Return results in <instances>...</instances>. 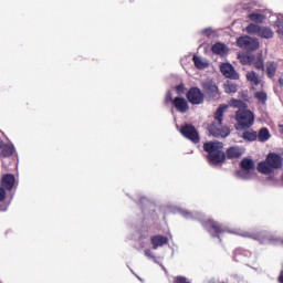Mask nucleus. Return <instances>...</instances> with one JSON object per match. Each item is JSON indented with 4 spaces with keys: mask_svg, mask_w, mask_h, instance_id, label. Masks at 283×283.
Listing matches in <instances>:
<instances>
[{
    "mask_svg": "<svg viewBox=\"0 0 283 283\" xmlns=\"http://www.w3.org/2000/svg\"><path fill=\"white\" fill-rule=\"evenodd\" d=\"M180 134L184 136V138H187L190 140V143H193L195 145H198L200 143V133H198V129H196V126L192 124H186L181 126Z\"/></svg>",
    "mask_w": 283,
    "mask_h": 283,
    "instance_id": "obj_8",
    "label": "nucleus"
},
{
    "mask_svg": "<svg viewBox=\"0 0 283 283\" xmlns=\"http://www.w3.org/2000/svg\"><path fill=\"white\" fill-rule=\"evenodd\" d=\"M283 157L277 153H269L265 160L258 164V171L269 176L275 171V169H282Z\"/></svg>",
    "mask_w": 283,
    "mask_h": 283,
    "instance_id": "obj_3",
    "label": "nucleus"
},
{
    "mask_svg": "<svg viewBox=\"0 0 283 283\" xmlns=\"http://www.w3.org/2000/svg\"><path fill=\"white\" fill-rule=\"evenodd\" d=\"M144 253H145L146 258H154V256L151 255V250H149V249H146V250L144 251Z\"/></svg>",
    "mask_w": 283,
    "mask_h": 283,
    "instance_id": "obj_34",
    "label": "nucleus"
},
{
    "mask_svg": "<svg viewBox=\"0 0 283 283\" xmlns=\"http://www.w3.org/2000/svg\"><path fill=\"white\" fill-rule=\"evenodd\" d=\"M251 65H253V67L259 72H264V57L262 56V53L259 55H252Z\"/></svg>",
    "mask_w": 283,
    "mask_h": 283,
    "instance_id": "obj_16",
    "label": "nucleus"
},
{
    "mask_svg": "<svg viewBox=\"0 0 283 283\" xmlns=\"http://www.w3.org/2000/svg\"><path fill=\"white\" fill-rule=\"evenodd\" d=\"M17 179L14 178V175L12 174H7L2 177L1 186L7 190V191H12L14 189V182Z\"/></svg>",
    "mask_w": 283,
    "mask_h": 283,
    "instance_id": "obj_14",
    "label": "nucleus"
},
{
    "mask_svg": "<svg viewBox=\"0 0 283 283\" xmlns=\"http://www.w3.org/2000/svg\"><path fill=\"white\" fill-rule=\"evenodd\" d=\"M150 242L153 244V249L156 250L159 247H165V244H168L169 239L163 234H157L150 238Z\"/></svg>",
    "mask_w": 283,
    "mask_h": 283,
    "instance_id": "obj_15",
    "label": "nucleus"
},
{
    "mask_svg": "<svg viewBox=\"0 0 283 283\" xmlns=\"http://www.w3.org/2000/svg\"><path fill=\"white\" fill-rule=\"evenodd\" d=\"M212 54H218L219 56H224L227 54V45L224 43L217 42L211 46Z\"/></svg>",
    "mask_w": 283,
    "mask_h": 283,
    "instance_id": "obj_18",
    "label": "nucleus"
},
{
    "mask_svg": "<svg viewBox=\"0 0 283 283\" xmlns=\"http://www.w3.org/2000/svg\"><path fill=\"white\" fill-rule=\"evenodd\" d=\"M220 72L226 76V78H231L232 81H238L240 78V74H238L233 65L230 63L221 64Z\"/></svg>",
    "mask_w": 283,
    "mask_h": 283,
    "instance_id": "obj_11",
    "label": "nucleus"
},
{
    "mask_svg": "<svg viewBox=\"0 0 283 283\" xmlns=\"http://www.w3.org/2000/svg\"><path fill=\"white\" fill-rule=\"evenodd\" d=\"M234 119L237 120L235 129L242 132L244 129H251L255 123V115L249 109H238L235 112Z\"/></svg>",
    "mask_w": 283,
    "mask_h": 283,
    "instance_id": "obj_5",
    "label": "nucleus"
},
{
    "mask_svg": "<svg viewBox=\"0 0 283 283\" xmlns=\"http://www.w3.org/2000/svg\"><path fill=\"white\" fill-rule=\"evenodd\" d=\"M3 147V142L0 139V149Z\"/></svg>",
    "mask_w": 283,
    "mask_h": 283,
    "instance_id": "obj_39",
    "label": "nucleus"
},
{
    "mask_svg": "<svg viewBox=\"0 0 283 283\" xmlns=\"http://www.w3.org/2000/svg\"><path fill=\"white\" fill-rule=\"evenodd\" d=\"M240 169L253 171L255 169V163H253V159L245 157L240 163Z\"/></svg>",
    "mask_w": 283,
    "mask_h": 283,
    "instance_id": "obj_20",
    "label": "nucleus"
},
{
    "mask_svg": "<svg viewBox=\"0 0 283 283\" xmlns=\"http://www.w3.org/2000/svg\"><path fill=\"white\" fill-rule=\"evenodd\" d=\"M222 149H224L222 142H207L203 144V150L208 154L207 160L211 165H222L227 159L237 160L244 154V150L238 146L229 147L226 153Z\"/></svg>",
    "mask_w": 283,
    "mask_h": 283,
    "instance_id": "obj_1",
    "label": "nucleus"
},
{
    "mask_svg": "<svg viewBox=\"0 0 283 283\" xmlns=\"http://www.w3.org/2000/svg\"><path fill=\"white\" fill-rule=\"evenodd\" d=\"M256 138L259 143H266L269 138H271V133L269 132V128L263 127L259 130V134L256 135Z\"/></svg>",
    "mask_w": 283,
    "mask_h": 283,
    "instance_id": "obj_21",
    "label": "nucleus"
},
{
    "mask_svg": "<svg viewBox=\"0 0 283 283\" xmlns=\"http://www.w3.org/2000/svg\"><path fill=\"white\" fill-rule=\"evenodd\" d=\"M191 217V213H189V212H187L186 214H185V218H190Z\"/></svg>",
    "mask_w": 283,
    "mask_h": 283,
    "instance_id": "obj_36",
    "label": "nucleus"
},
{
    "mask_svg": "<svg viewBox=\"0 0 283 283\" xmlns=\"http://www.w3.org/2000/svg\"><path fill=\"white\" fill-rule=\"evenodd\" d=\"M237 176L238 178H242L243 180H249V178H251V170H238Z\"/></svg>",
    "mask_w": 283,
    "mask_h": 283,
    "instance_id": "obj_28",
    "label": "nucleus"
},
{
    "mask_svg": "<svg viewBox=\"0 0 283 283\" xmlns=\"http://www.w3.org/2000/svg\"><path fill=\"white\" fill-rule=\"evenodd\" d=\"M172 105L180 114H187V112H189V102H187L185 97H175Z\"/></svg>",
    "mask_w": 283,
    "mask_h": 283,
    "instance_id": "obj_12",
    "label": "nucleus"
},
{
    "mask_svg": "<svg viewBox=\"0 0 283 283\" xmlns=\"http://www.w3.org/2000/svg\"><path fill=\"white\" fill-rule=\"evenodd\" d=\"M0 149V158H10V156H14V145L2 144V147Z\"/></svg>",
    "mask_w": 283,
    "mask_h": 283,
    "instance_id": "obj_17",
    "label": "nucleus"
},
{
    "mask_svg": "<svg viewBox=\"0 0 283 283\" xmlns=\"http://www.w3.org/2000/svg\"><path fill=\"white\" fill-rule=\"evenodd\" d=\"M223 90L226 94H235V92H238V84L227 81L223 85Z\"/></svg>",
    "mask_w": 283,
    "mask_h": 283,
    "instance_id": "obj_24",
    "label": "nucleus"
},
{
    "mask_svg": "<svg viewBox=\"0 0 283 283\" xmlns=\"http://www.w3.org/2000/svg\"><path fill=\"white\" fill-rule=\"evenodd\" d=\"M202 87L205 90V92H207V94H209V96H212L213 98H216V96H218L219 91H218V85H216L214 81H207L202 84Z\"/></svg>",
    "mask_w": 283,
    "mask_h": 283,
    "instance_id": "obj_13",
    "label": "nucleus"
},
{
    "mask_svg": "<svg viewBox=\"0 0 283 283\" xmlns=\"http://www.w3.org/2000/svg\"><path fill=\"white\" fill-rule=\"evenodd\" d=\"M265 72H266L268 78H274L277 72V63L273 61L266 62Z\"/></svg>",
    "mask_w": 283,
    "mask_h": 283,
    "instance_id": "obj_19",
    "label": "nucleus"
},
{
    "mask_svg": "<svg viewBox=\"0 0 283 283\" xmlns=\"http://www.w3.org/2000/svg\"><path fill=\"white\" fill-rule=\"evenodd\" d=\"M277 32H279V34H280V33H282V34H283V31H282V30H279Z\"/></svg>",
    "mask_w": 283,
    "mask_h": 283,
    "instance_id": "obj_40",
    "label": "nucleus"
},
{
    "mask_svg": "<svg viewBox=\"0 0 283 283\" xmlns=\"http://www.w3.org/2000/svg\"><path fill=\"white\" fill-rule=\"evenodd\" d=\"M245 32L248 34H253L260 36L261 39H273L274 33L273 30L269 27H261L260 24L250 23L245 28Z\"/></svg>",
    "mask_w": 283,
    "mask_h": 283,
    "instance_id": "obj_6",
    "label": "nucleus"
},
{
    "mask_svg": "<svg viewBox=\"0 0 283 283\" xmlns=\"http://www.w3.org/2000/svg\"><path fill=\"white\" fill-rule=\"evenodd\" d=\"M254 98H256L259 103H262V105H264L266 103L268 96H266V93L264 92H255Z\"/></svg>",
    "mask_w": 283,
    "mask_h": 283,
    "instance_id": "obj_27",
    "label": "nucleus"
},
{
    "mask_svg": "<svg viewBox=\"0 0 283 283\" xmlns=\"http://www.w3.org/2000/svg\"><path fill=\"white\" fill-rule=\"evenodd\" d=\"M186 98L191 105H202L205 103V93L199 87L193 86L187 92Z\"/></svg>",
    "mask_w": 283,
    "mask_h": 283,
    "instance_id": "obj_10",
    "label": "nucleus"
},
{
    "mask_svg": "<svg viewBox=\"0 0 283 283\" xmlns=\"http://www.w3.org/2000/svg\"><path fill=\"white\" fill-rule=\"evenodd\" d=\"M245 76L247 81H249L253 85H260V83H262V80L260 78V76H258V73H255V71L248 72Z\"/></svg>",
    "mask_w": 283,
    "mask_h": 283,
    "instance_id": "obj_23",
    "label": "nucleus"
},
{
    "mask_svg": "<svg viewBox=\"0 0 283 283\" xmlns=\"http://www.w3.org/2000/svg\"><path fill=\"white\" fill-rule=\"evenodd\" d=\"M243 140H248L249 143H253L258 140V133L255 130H245L242 135Z\"/></svg>",
    "mask_w": 283,
    "mask_h": 283,
    "instance_id": "obj_25",
    "label": "nucleus"
},
{
    "mask_svg": "<svg viewBox=\"0 0 283 283\" xmlns=\"http://www.w3.org/2000/svg\"><path fill=\"white\" fill-rule=\"evenodd\" d=\"M239 235L241 238H250L251 240H256L260 244H281L283 247V238L277 237L271 232L260 231V232H241Z\"/></svg>",
    "mask_w": 283,
    "mask_h": 283,
    "instance_id": "obj_4",
    "label": "nucleus"
},
{
    "mask_svg": "<svg viewBox=\"0 0 283 283\" xmlns=\"http://www.w3.org/2000/svg\"><path fill=\"white\" fill-rule=\"evenodd\" d=\"M248 19H250V21H253L254 23H264V21H266V15L258 12H252L248 15Z\"/></svg>",
    "mask_w": 283,
    "mask_h": 283,
    "instance_id": "obj_22",
    "label": "nucleus"
},
{
    "mask_svg": "<svg viewBox=\"0 0 283 283\" xmlns=\"http://www.w3.org/2000/svg\"><path fill=\"white\" fill-rule=\"evenodd\" d=\"M279 83H280V85H283V80L280 78V80H279Z\"/></svg>",
    "mask_w": 283,
    "mask_h": 283,
    "instance_id": "obj_38",
    "label": "nucleus"
},
{
    "mask_svg": "<svg viewBox=\"0 0 283 283\" xmlns=\"http://www.w3.org/2000/svg\"><path fill=\"white\" fill-rule=\"evenodd\" d=\"M279 282L280 283H283V270L280 272V275H279Z\"/></svg>",
    "mask_w": 283,
    "mask_h": 283,
    "instance_id": "obj_35",
    "label": "nucleus"
},
{
    "mask_svg": "<svg viewBox=\"0 0 283 283\" xmlns=\"http://www.w3.org/2000/svg\"><path fill=\"white\" fill-rule=\"evenodd\" d=\"M237 45L241 50H247V52H255L260 48V41L256 38L243 35L237 40Z\"/></svg>",
    "mask_w": 283,
    "mask_h": 283,
    "instance_id": "obj_7",
    "label": "nucleus"
},
{
    "mask_svg": "<svg viewBox=\"0 0 283 283\" xmlns=\"http://www.w3.org/2000/svg\"><path fill=\"white\" fill-rule=\"evenodd\" d=\"M177 94H185V84H179L176 86Z\"/></svg>",
    "mask_w": 283,
    "mask_h": 283,
    "instance_id": "obj_32",
    "label": "nucleus"
},
{
    "mask_svg": "<svg viewBox=\"0 0 283 283\" xmlns=\"http://www.w3.org/2000/svg\"><path fill=\"white\" fill-rule=\"evenodd\" d=\"M203 34H209V29L203 30Z\"/></svg>",
    "mask_w": 283,
    "mask_h": 283,
    "instance_id": "obj_37",
    "label": "nucleus"
},
{
    "mask_svg": "<svg viewBox=\"0 0 283 283\" xmlns=\"http://www.w3.org/2000/svg\"><path fill=\"white\" fill-rule=\"evenodd\" d=\"M3 200H6V189L0 187V202H3Z\"/></svg>",
    "mask_w": 283,
    "mask_h": 283,
    "instance_id": "obj_33",
    "label": "nucleus"
},
{
    "mask_svg": "<svg viewBox=\"0 0 283 283\" xmlns=\"http://www.w3.org/2000/svg\"><path fill=\"white\" fill-rule=\"evenodd\" d=\"M192 61L197 70H206L207 63H205L200 56L193 55Z\"/></svg>",
    "mask_w": 283,
    "mask_h": 283,
    "instance_id": "obj_26",
    "label": "nucleus"
},
{
    "mask_svg": "<svg viewBox=\"0 0 283 283\" xmlns=\"http://www.w3.org/2000/svg\"><path fill=\"white\" fill-rule=\"evenodd\" d=\"M252 61H253V55H243L241 57V63L243 65H251Z\"/></svg>",
    "mask_w": 283,
    "mask_h": 283,
    "instance_id": "obj_29",
    "label": "nucleus"
},
{
    "mask_svg": "<svg viewBox=\"0 0 283 283\" xmlns=\"http://www.w3.org/2000/svg\"><path fill=\"white\" fill-rule=\"evenodd\" d=\"M165 103L166 105H169V103H174V95H171L170 91H168L165 96Z\"/></svg>",
    "mask_w": 283,
    "mask_h": 283,
    "instance_id": "obj_30",
    "label": "nucleus"
},
{
    "mask_svg": "<svg viewBox=\"0 0 283 283\" xmlns=\"http://www.w3.org/2000/svg\"><path fill=\"white\" fill-rule=\"evenodd\" d=\"M224 112H227V105H220L214 112V120L208 126L209 134L214 138H227L231 134L229 127L222 126Z\"/></svg>",
    "mask_w": 283,
    "mask_h": 283,
    "instance_id": "obj_2",
    "label": "nucleus"
},
{
    "mask_svg": "<svg viewBox=\"0 0 283 283\" xmlns=\"http://www.w3.org/2000/svg\"><path fill=\"white\" fill-rule=\"evenodd\" d=\"M230 105L231 107H242V101L233 98L230 101Z\"/></svg>",
    "mask_w": 283,
    "mask_h": 283,
    "instance_id": "obj_31",
    "label": "nucleus"
},
{
    "mask_svg": "<svg viewBox=\"0 0 283 283\" xmlns=\"http://www.w3.org/2000/svg\"><path fill=\"white\" fill-rule=\"evenodd\" d=\"M202 227L208 231L211 238H218L220 240V235L224 233V227L214 220H207L202 223Z\"/></svg>",
    "mask_w": 283,
    "mask_h": 283,
    "instance_id": "obj_9",
    "label": "nucleus"
}]
</instances>
